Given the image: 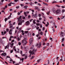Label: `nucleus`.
<instances>
[{"label":"nucleus","instance_id":"obj_41","mask_svg":"<svg viewBox=\"0 0 65 65\" xmlns=\"http://www.w3.org/2000/svg\"><path fill=\"white\" fill-rule=\"evenodd\" d=\"M36 25L37 26H40V24L39 23H37L36 24Z\"/></svg>","mask_w":65,"mask_h":65},{"label":"nucleus","instance_id":"obj_2","mask_svg":"<svg viewBox=\"0 0 65 65\" xmlns=\"http://www.w3.org/2000/svg\"><path fill=\"white\" fill-rule=\"evenodd\" d=\"M37 51V49H34L33 50L32 52L30 50L29 51V53H30V54H32V55H33L34 54V55L35 54L34 53H36Z\"/></svg>","mask_w":65,"mask_h":65},{"label":"nucleus","instance_id":"obj_13","mask_svg":"<svg viewBox=\"0 0 65 65\" xmlns=\"http://www.w3.org/2000/svg\"><path fill=\"white\" fill-rule=\"evenodd\" d=\"M9 47V45H8L7 46H6L5 47V49H6V48H8Z\"/></svg>","mask_w":65,"mask_h":65},{"label":"nucleus","instance_id":"obj_43","mask_svg":"<svg viewBox=\"0 0 65 65\" xmlns=\"http://www.w3.org/2000/svg\"><path fill=\"white\" fill-rule=\"evenodd\" d=\"M17 40L18 41H20V38H18Z\"/></svg>","mask_w":65,"mask_h":65},{"label":"nucleus","instance_id":"obj_61","mask_svg":"<svg viewBox=\"0 0 65 65\" xmlns=\"http://www.w3.org/2000/svg\"><path fill=\"white\" fill-rule=\"evenodd\" d=\"M46 45H47V46H49V43H47Z\"/></svg>","mask_w":65,"mask_h":65},{"label":"nucleus","instance_id":"obj_44","mask_svg":"<svg viewBox=\"0 0 65 65\" xmlns=\"http://www.w3.org/2000/svg\"><path fill=\"white\" fill-rule=\"evenodd\" d=\"M3 4V3H2V2H0V5H1Z\"/></svg>","mask_w":65,"mask_h":65},{"label":"nucleus","instance_id":"obj_29","mask_svg":"<svg viewBox=\"0 0 65 65\" xmlns=\"http://www.w3.org/2000/svg\"><path fill=\"white\" fill-rule=\"evenodd\" d=\"M57 3V2L56 1H54L52 3L53 4L54 3Z\"/></svg>","mask_w":65,"mask_h":65},{"label":"nucleus","instance_id":"obj_14","mask_svg":"<svg viewBox=\"0 0 65 65\" xmlns=\"http://www.w3.org/2000/svg\"><path fill=\"white\" fill-rule=\"evenodd\" d=\"M24 8H25V9H27V7H28V6L25 5L24 7Z\"/></svg>","mask_w":65,"mask_h":65},{"label":"nucleus","instance_id":"obj_20","mask_svg":"<svg viewBox=\"0 0 65 65\" xmlns=\"http://www.w3.org/2000/svg\"><path fill=\"white\" fill-rule=\"evenodd\" d=\"M24 58H22V59L20 58V61H22V62H23V61H24Z\"/></svg>","mask_w":65,"mask_h":65},{"label":"nucleus","instance_id":"obj_30","mask_svg":"<svg viewBox=\"0 0 65 65\" xmlns=\"http://www.w3.org/2000/svg\"><path fill=\"white\" fill-rule=\"evenodd\" d=\"M50 13V11H48L47 13H46L47 15H49Z\"/></svg>","mask_w":65,"mask_h":65},{"label":"nucleus","instance_id":"obj_34","mask_svg":"<svg viewBox=\"0 0 65 65\" xmlns=\"http://www.w3.org/2000/svg\"><path fill=\"white\" fill-rule=\"evenodd\" d=\"M34 58V56H32L31 57V58L30 59H33V58Z\"/></svg>","mask_w":65,"mask_h":65},{"label":"nucleus","instance_id":"obj_17","mask_svg":"<svg viewBox=\"0 0 65 65\" xmlns=\"http://www.w3.org/2000/svg\"><path fill=\"white\" fill-rule=\"evenodd\" d=\"M24 14L25 15V17L27 16V13H26V12L25 11L24 12Z\"/></svg>","mask_w":65,"mask_h":65},{"label":"nucleus","instance_id":"obj_21","mask_svg":"<svg viewBox=\"0 0 65 65\" xmlns=\"http://www.w3.org/2000/svg\"><path fill=\"white\" fill-rule=\"evenodd\" d=\"M28 36L29 37H30L31 36V34L30 33H28Z\"/></svg>","mask_w":65,"mask_h":65},{"label":"nucleus","instance_id":"obj_62","mask_svg":"<svg viewBox=\"0 0 65 65\" xmlns=\"http://www.w3.org/2000/svg\"><path fill=\"white\" fill-rule=\"evenodd\" d=\"M13 52V50H11L10 53H12Z\"/></svg>","mask_w":65,"mask_h":65},{"label":"nucleus","instance_id":"obj_23","mask_svg":"<svg viewBox=\"0 0 65 65\" xmlns=\"http://www.w3.org/2000/svg\"><path fill=\"white\" fill-rule=\"evenodd\" d=\"M21 18H22V16H20L19 17L17 18V19H21Z\"/></svg>","mask_w":65,"mask_h":65},{"label":"nucleus","instance_id":"obj_9","mask_svg":"<svg viewBox=\"0 0 65 65\" xmlns=\"http://www.w3.org/2000/svg\"><path fill=\"white\" fill-rule=\"evenodd\" d=\"M30 24V22H29V21H28L26 22L25 23V25L26 26H27L29 25Z\"/></svg>","mask_w":65,"mask_h":65},{"label":"nucleus","instance_id":"obj_39","mask_svg":"<svg viewBox=\"0 0 65 65\" xmlns=\"http://www.w3.org/2000/svg\"><path fill=\"white\" fill-rule=\"evenodd\" d=\"M30 4V5H31V6L32 5H33V4H34L33 3H32V2H31L30 3V4Z\"/></svg>","mask_w":65,"mask_h":65},{"label":"nucleus","instance_id":"obj_64","mask_svg":"<svg viewBox=\"0 0 65 65\" xmlns=\"http://www.w3.org/2000/svg\"><path fill=\"white\" fill-rule=\"evenodd\" d=\"M24 22H25V21H24V20H23L21 22H22V23H24Z\"/></svg>","mask_w":65,"mask_h":65},{"label":"nucleus","instance_id":"obj_46","mask_svg":"<svg viewBox=\"0 0 65 65\" xmlns=\"http://www.w3.org/2000/svg\"><path fill=\"white\" fill-rule=\"evenodd\" d=\"M27 58V55H25V59H26Z\"/></svg>","mask_w":65,"mask_h":65},{"label":"nucleus","instance_id":"obj_11","mask_svg":"<svg viewBox=\"0 0 65 65\" xmlns=\"http://www.w3.org/2000/svg\"><path fill=\"white\" fill-rule=\"evenodd\" d=\"M20 53L21 54L22 56H23V57H24V56H25V55H26V54H24L23 55L22 52V51H20Z\"/></svg>","mask_w":65,"mask_h":65},{"label":"nucleus","instance_id":"obj_59","mask_svg":"<svg viewBox=\"0 0 65 65\" xmlns=\"http://www.w3.org/2000/svg\"><path fill=\"white\" fill-rule=\"evenodd\" d=\"M37 22V23H39V20H37L36 21Z\"/></svg>","mask_w":65,"mask_h":65},{"label":"nucleus","instance_id":"obj_49","mask_svg":"<svg viewBox=\"0 0 65 65\" xmlns=\"http://www.w3.org/2000/svg\"><path fill=\"white\" fill-rule=\"evenodd\" d=\"M45 30V27H44L43 28H42V30L43 31H44Z\"/></svg>","mask_w":65,"mask_h":65},{"label":"nucleus","instance_id":"obj_52","mask_svg":"<svg viewBox=\"0 0 65 65\" xmlns=\"http://www.w3.org/2000/svg\"><path fill=\"white\" fill-rule=\"evenodd\" d=\"M20 14H21V13H20V12H18V15H20Z\"/></svg>","mask_w":65,"mask_h":65},{"label":"nucleus","instance_id":"obj_16","mask_svg":"<svg viewBox=\"0 0 65 65\" xmlns=\"http://www.w3.org/2000/svg\"><path fill=\"white\" fill-rule=\"evenodd\" d=\"M22 22H21L19 23H18V25L19 26H20V25H22Z\"/></svg>","mask_w":65,"mask_h":65},{"label":"nucleus","instance_id":"obj_63","mask_svg":"<svg viewBox=\"0 0 65 65\" xmlns=\"http://www.w3.org/2000/svg\"><path fill=\"white\" fill-rule=\"evenodd\" d=\"M20 5L22 7H23V6H24V4H21Z\"/></svg>","mask_w":65,"mask_h":65},{"label":"nucleus","instance_id":"obj_12","mask_svg":"<svg viewBox=\"0 0 65 65\" xmlns=\"http://www.w3.org/2000/svg\"><path fill=\"white\" fill-rule=\"evenodd\" d=\"M53 11L54 13H56V9H55L54 8L53 9Z\"/></svg>","mask_w":65,"mask_h":65},{"label":"nucleus","instance_id":"obj_60","mask_svg":"<svg viewBox=\"0 0 65 65\" xmlns=\"http://www.w3.org/2000/svg\"><path fill=\"white\" fill-rule=\"evenodd\" d=\"M32 16H34V13L33 12L32 13Z\"/></svg>","mask_w":65,"mask_h":65},{"label":"nucleus","instance_id":"obj_32","mask_svg":"<svg viewBox=\"0 0 65 65\" xmlns=\"http://www.w3.org/2000/svg\"><path fill=\"white\" fill-rule=\"evenodd\" d=\"M19 8L20 6H17L16 7V8H17V9H18V8Z\"/></svg>","mask_w":65,"mask_h":65},{"label":"nucleus","instance_id":"obj_24","mask_svg":"<svg viewBox=\"0 0 65 65\" xmlns=\"http://www.w3.org/2000/svg\"><path fill=\"white\" fill-rule=\"evenodd\" d=\"M43 4H45V5H47V6L48 5V4L45 3L43 2Z\"/></svg>","mask_w":65,"mask_h":65},{"label":"nucleus","instance_id":"obj_47","mask_svg":"<svg viewBox=\"0 0 65 65\" xmlns=\"http://www.w3.org/2000/svg\"><path fill=\"white\" fill-rule=\"evenodd\" d=\"M64 17H65V15L63 16V17H62L61 18V19H64Z\"/></svg>","mask_w":65,"mask_h":65},{"label":"nucleus","instance_id":"obj_26","mask_svg":"<svg viewBox=\"0 0 65 65\" xmlns=\"http://www.w3.org/2000/svg\"><path fill=\"white\" fill-rule=\"evenodd\" d=\"M14 1L15 2H19L20 1L19 0H14Z\"/></svg>","mask_w":65,"mask_h":65},{"label":"nucleus","instance_id":"obj_18","mask_svg":"<svg viewBox=\"0 0 65 65\" xmlns=\"http://www.w3.org/2000/svg\"><path fill=\"white\" fill-rule=\"evenodd\" d=\"M11 2L9 4H8V6H11Z\"/></svg>","mask_w":65,"mask_h":65},{"label":"nucleus","instance_id":"obj_57","mask_svg":"<svg viewBox=\"0 0 65 65\" xmlns=\"http://www.w3.org/2000/svg\"><path fill=\"white\" fill-rule=\"evenodd\" d=\"M10 38H13V37L12 36H11L10 37Z\"/></svg>","mask_w":65,"mask_h":65},{"label":"nucleus","instance_id":"obj_51","mask_svg":"<svg viewBox=\"0 0 65 65\" xmlns=\"http://www.w3.org/2000/svg\"><path fill=\"white\" fill-rule=\"evenodd\" d=\"M28 31H25L24 32V33H27L28 32Z\"/></svg>","mask_w":65,"mask_h":65},{"label":"nucleus","instance_id":"obj_27","mask_svg":"<svg viewBox=\"0 0 65 65\" xmlns=\"http://www.w3.org/2000/svg\"><path fill=\"white\" fill-rule=\"evenodd\" d=\"M41 59H39L37 61V62L38 63V62H40V61H41Z\"/></svg>","mask_w":65,"mask_h":65},{"label":"nucleus","instance_id":"obj_50","mask_svg":"<svg viewBox=\"0 0 65 65\" xmlns=\"http://www.w3.org/2000/svg\"><path fill=\"white\" fill-rule=\"evenodd\" d=\"M53 25L54 26H55V25H56V24H55V23H54L53 24Z\"/></svg>","mask_w":65,"mask_h":65},{"label":"nucleus","instance_id":"obj_42","mask_svg":"<svg viewBox=\"0 0 65 65\" xmlns=\"http://www.w3.org/2000/svg\"><path fill=\"white\" fill-rule=\"evenodd\" d=\"M7 32H9V29L8 28H7L6 29Z\"/></svg>","mask_w":65,"mask_h":65},{"label":"nucleus","instance_id":"obj_25","mask_svg":"<svg viewBox=\"0 0 65 65\" xmlns=\"http://www.w3.org/2000/svg\"><path fill=\"white\" fill-rule=\"evenodd\" d=\"M8 20V19L6 18H5V22L6 23V21Z\"/></svg>","mask_w":65,"mask_h":65},{"label":"nucleus","instance_id":"obj_8","mask_svg":"<svg viewBox=\"0 0 65 65\" xmlns=\"http://www.w3.org/2000/svg\"><path fill=\"white\" fill-rule=\"evenodd\" d=\"M64 33L62 31H61L60 35V37H63V38L64 37Z\"/></svg>","mask_w":65,"mask_h":65},{"label":"nucleus","instance_id":"obj_19","mask_svg":"<svg viewBox=\"0 0 65 65\" xmlns=\"http://www.w3.org/2000/svg\"><path fill=\"white\" fill-rule=\"evenodd\" d=\"M27 40V38H24V39L22 40H23V41H26V40Z\"/></svg>","mask_w":65,"mask_h":65},{"label":"nucleus","instance_id":"obj_58","mask_svg":"<svg viewBox=\"0 0 65 65\" xmlns=\"http://www.w3.org/2000/svg\"><path fill=\"white\" fill-rule=\"evenodd\" d=\"M38 17H41V14H39Z\"/></svg>","mask_w":65,"mask_h":65},{"label":"nucleus","instance_id":"obj_10","mask_svg":"<svg viewBox=\"0 0 65 65\" xmlns=\"http://www.w3.org/2000/svg\"><path fill=\"white\" fill-rule=\"evenodd\" d=\"M1 55L3 57H4V56L5 57V56H6V53H3Z\"/></svg>","mask_w":65,"mask_h":65},{"label":"nucleus","instance_id":"obj_40","mask_svg":"<svg viewBox=\"0 0 65 65\" xmlns=\"http://www.w3.org/2000/svg\"><path fill=\"white\" fill-rule=\"evenodd\" d=\"M10 62H12V61H13V60H12V59H11V58H10Z\"/></svg>","mask_w":65,"mask_h":65},{"label":"nucleus","instance_id":"obj_48","mask_svg":"<svg viewBox=\"0 0 65 65\" xmlns=\"http://www.w3.org/2000/svg\"><path fill=\"white\" fill-rule=\"evenodd\" d=\"M10 18H11V16H9L8 18L7 19H8V20L9 19H10Z\"/></svg>","mask_w":65,"mask_h":65},{"label":"nucleus","instance_id":"obj_56","mask_svg":"<svg viewBox=\"0 0 65 65\" xmlns=\"http://www.w3.org/2000/svg\"><path fill=\"white\" fill-rule=\"evenodd\" d=\"M42 20V18H40L39 19V21H41V20Z\"/></svg>","mask_w":65,"mask_h":65},{"label":"nucleus","instance_id":"obj_6","mask_svg":"<svg viewBox=\"0 0 65 65\" xmlns=\"http://www.w3.org/2000/svg\"><path fill=\"white\" fill-rule=\"evenodd\" d=\"M36 46H37L38 48H39L40 47H41V43H39V44L38 43H37L36 45Z\"/></svg>","mask_w":65,"mask_h":65},{"label":"nucleus","instance_id":"obj_7","mask_svg":"<svg viewBox=\"0 0 65 65\" xmlns=\"http://www.w3.org/2000/svg\"><path fill=\"white\" fill-rule=\"evenodd\" d=\"M43 34V32H40L39 31H38V34L36 35L37 37H38L39 36V35H42Z\"/></svg>","mask_w":65,"mask_h":65},{"label":"nucleus","instance_id":"obj_1","mask_svg":"<svg viewBox=\"0 0 65 65\" xmlns=\"http://www.w3.org/2000/svg\"><path fill=\"white\" fill-rule=\"evenodd\" d=\"M9 25L10 26L9 28L11 29L9 31V34L10 35H12V31H13V29H14L15 27H13L12 24H11V23Z\"/></svg>","mask_w":65,"mask_h":65},{"label":"nucleus","instance_id":"obj_31","mask_svg":"<svg viewBox=\"0 0 65 65\" xmlns=\"http://www.w3.org/2000/svg\"><path fill=\"white\" fill-rule=\"evenodd\" d=\"M38 8V6H35V9H37Z\"/></svg>","mask_w":65,"mask_h":65},{"label":"nucleus","instance_id":"obj_38","mask_svg":"<svg viewBox=\"0 0 65 65\" xmlns=\"http://www.w3.org/2000/svg\"><path fill=\"white\" fill-rule=\"evenodd\" d=\"M38 5L39 6H41V4H40V3H38Z\"/></svg>","mask_w":65,"mask_h":65},{"label":"nucleus","instance_id":"obj_55","mask_svg":"<svg viewBox=\"0 0 65 65\" xmlns=\"http://www.w3.org/2000/svg\"><path fill=\"white\" fill-rule=\"evenodd\" d=\"M40 28H42V25L41 24H40Z\"/></svg>","mask_w":65,"mask_h":65},{"label":"nucleus","instance_id":"obj_36","mask_svg":"<svg viewBox=\"0 0 65 65\" xmlns=\"http://www.w3.org/2000/svg\"><path fill=\"white\" fill-rule=\"evenodd\" d=\"M62 13H63V12H65V10L64 9L62 10Z\"/></svg>","mask_w":65,"mask_h":65},{"label":"nucleus","instance_id":"obj_15","mask_svg":"<svg viewBox=\"0 0 65 65\" xmlns=\"http://www.w3.org/2000/svg\"><path fill=\"white\" fill-rule=\"evenodd\" d=\"M35 21H36V20L34 19L33 20V23L34 24H36V22H35Z\"/></svg>","mask_w":65,"mask_h":65},{"label":"nucleus","instance_id":"obj_5","mask_svg":"<svg viewBox=\"0 0 65 65\" xmlns=\"http://www.w3.org/2000/svg\"><path fill=\"white\" fill-rule=\"evenodd\" d=\"M22 42L23 43V45H26L28 43V42L27 41H23V40H22Z\"/></svg>","mask_w":65,"mask_h":65},{"label":"nucleus","instance_id":"obj_3","mask_svg":"<svg viewBox=\"0 0 65 65\" xmlns=\"http://www.w3.org/2000/svg\"><path fill=\"white\" fill-rule=\"evenodd\" d=\"M62 11L60 9H58L56 10V14H59L61 13Z\"/></svg>","mask_w":65,"mask_h":65},{"label":"nucleus","instance_id":"obj_22","mask_svg":"<svg viewBox=\"0 0 65 65\" xmlns=\"http://www.w3.org/2000/svg\"><path fill=\"white\" fill-rule=\"evenodd\" d=\"M18 21L19 22H21L22 21V19H18Z\"/></svg>","mask_w":65,"mask_h":65},{"label":"nucleus","instance_id":"obj_33","mask_svg":"<svg viewBox=\"0 0 65 65\" xmlns=\"http://www.w3.org/2000/svg\"><path fill=\"white\" fill-rule=\"evenodd\" d=\"M1 33H2V35H4V33H3V32L2 31L1 32Z\"/></svg>","mask_w":65,"mask_h":65},{"label":"nucleus","instance_id":"obj_37","mask_svg":"<svg viewBox=\"0 0 65 65\" xmlns=\"http://www.w3.org/2000/svg\"><path fill=\"white\" fill-rule=\"evenodd\" d=\"M62 41H61L62 42H63V41L64 40V38H63L62 39Z\"/></svg>","mask_w":65,"mask_h":65},{"label":"nucleus","instance_id":"obj_45","mask_svg":"<svg viewBox=\"0 0 65 65\" xmlns=\"http://www.w3.org/2000/svg\"><path fill=\"white\" fill-rule=\"evenodd\" d=\"M34 45H32V47H31V49H32L34 47Z\"/></svg>","mask_w":65,"mask_h":65},{"label":"nucleus","instance_id":"obj_4","mask_svg":"<svg viewBox=\"0 0 65 65\" xmlns=\"http://www.w3.org/2000/svg\"><path fill=\"white\" fill-rule=\"evenodd\" d=\"M33 40V38L32 37H31L29 40V43H30L29 44L30 45H31V44H32V43Z\"/></svg>","mask_w":65,"mask_h":65},{"label":"nucleus","instance_id":"obj_35","mask_svg":"<svg viewBox=\"0 0 65 65\" xmlns=\"http://www.w3.org/2000/svg\"><path fill=\"white\" fill-rule=\"evenodd\" d=\"M46 48V46H44V47L43 48V50H44V49L45 48Z\"/></svg>","mask_w":65,"mask_h":65},{"label":"nucleus","instance_id":"obj_54","mask_svg":"<svg viewBox=\"0 0 65 65\" xmlns=\"http://www.w3.org/2000/svg\"><path fill=\"white\" fill-rule=\"evenodd\" d=\"M39 28V27H36V29L37 30H38V29Z\"/></svg>","mask_w":65,"mask_h":65},{"label":"nucleus","instance_id":"obj_28","mask_svg":"<svg viewBox=\"0 0 65 65\" xmlns=\"http://www.w3.org/2000/svg\"><path fill=\"white\" fill-rule=\"evenodd\" d=\"M10 44L11 46H13V44H14V43H12V42H11Z\"/></svg>","mask_w":65,"mask_h":65},{"label":"nucleus","instance_id":"obj_53","mask_svg":"<svg viewBox=\"0 0 65 65\" xmlns=\"http://www.w3.org/2000/svg\"><path fill=\"white\" fill-rule=\"evenodd\" d=\"M18 44L19 45H21V42H19L18 43Z\"/></svg>","mask_w":65,"mask_h":65}]
</instances>
